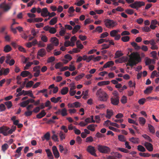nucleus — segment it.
Instances as JSON below:
<instances>
[{"instance_id":"f257e3e1","label":"nucleus","mask_w":159,"mask_h":159,"mask_svg":"<svg viewBox=\"0 0 159 159\" xmlns=\"http://www.w3.org/2000/svg\"><path fill=\"white\" fill-rule=\"evenodd\" d=\"M16 126H13L10 129L9 127L2 126L0 127V133L2 134L4 136H7L9 134H11L16 129Z\"/></svg>"},{"instance_id":"f03ea898","label":"nucleus","mask_w":159,"mask_h":159,"mask_svg":"<svg viewBox=\"0 0 159 159\" xmlns=\"http://www.w3.org/2000/svg\"><path fill=\"white\" fill-rule=\"evenodd\" d=\"M96 95L101 101L106 102L108 98L107 94L101 89H99L98 90Z\"/></svg>"},{"instance_id":"7ed1b4c3","label":"nucleus","mask_w":159,"mask_h":159,"mask_svg":"<svg viewBox=\"0 0 159 159\" xmlns=\"http://www.w3.org/2000/svg\"><path fill=\"white\" fill-rule=\"evenodd\" d=\"M145 56L143 53H142L140 55L137 52H133L129 55V60H141L142 58Z\"/></svg>"},{"instance_id":"20e7f679","label":"nucleus","mask_w":159,"mask_h":159,"mask_svg":"<svg viewBox=\"0 0 159 159\" xmlns=\"http://www.w3.org/2000/svg\"><path fill=\"white\" fill-rule=\"evenodd\" d=\"M128 61V63L126 66H129L131 67L136 65L138 63L141 62V60H123L124 62H126ZM123 60H115L116 63H117L119 62L122 63L123 62Z\"/></svg>"},{"instance_id":"39448f33","label":"nucleus","mask_w":159,"mask_h":159,"mask_svg":"<svg viewBox=\"0 0 159 159\" xmlns=\"http://www.w3.org/2000/svg\"><path fill=\"white\" fill-rule=\"evenodd\" d=\"M104 22L106 27L108 28H113L117 25V23L116 22L114 21L113 20L108 19H106L105 20Z\"/></svg>"},{"instance_id":"423d86ee","label":"nucleus","mask_w":159,"mask_h":159,"mask_svg":"<svg viewBox=\"0 0 159 159\" xmlns=\"http://www.w3.org/2000/svg\"><path fill=\"white\" fill-rule=\"evenodd\" d=\"M98 149L101 153H108L110 152L111 149L108 147L104 145H98Z\"/></svg>"},{"instance_id":"0eeeda50","label":"nucleus","mask_w":159,"mask_h":159,"mask_svg":"<svg viewBox=\"0 0 159 159\" xmlns=\"http://www.w3.org/2000/svg\"><path fill=\"white\" fill-rule=\"evenodd\" d=\"M145 3L142 1H135L134 3L129 5V7L131 8L138 9L139 8L144 6Z\"/></svg>"},{"instance_id":"6e6552de","label":"nucleus","mask_w":159,"mask_h":159,"mask_svg":"<svg viewBox=\"0 0 159 159\" xmlns=\"http://www.w3.org/2000/svg\"><path fill=\"white\" fill-rule=\"evenodd\" d=\"M27 61L28 60H24L23 62V63H27L25 66L24 67V70H28L29 67H30L31 65L33 64H34L35 65H37L39 63V62L37 60H34L33 62H27Z\"/></svg>"},{"instance_id":"1a4fd4ad","label":"nucleus","mask_w":159,"mask_h":159,"mask_svg":"<svg viewBox=\"0 0 159 159\" xmlns=\"http://www.w3.org/2000/svg\"><path fill=\"white\" fill-rule=\"evenodd\" d=\"M86 150L91 155L95 157L97 156V155L95 153L96 151L94 147L91 145L88 146Z\"/></svg>"},{"instance_id":"9d476101","label":"nucleus","mask_w":159,"mask_h":159,"mask_svg":"<svg viewBox=\"0 0 159 159\" xmlns=\"http://www.w3.org/2000/svg\"><path fill=\"white\" fill-rule=\"evenodd\" d=\"M99 56H98L96 58H94L93 55H91L88 57L86 55H84L83 57H79L76 60H99L97 58L98 57H99Z\"/></svg>"},{"instance_id":"9b49d317","label":"nucleus","mask_w":159,"mask_h":159,"mask_svg":"<svg viewBox=\"0 0 159 159\" xmlns=\"http://www.w3.org/2000/svg\"><path fill=\"white\" fill-rule=\"evenodd\" d=\"M0 8L3 9L4 11H7L10 9L11 7L4 2L0 4Z\"/></svg>"},{"instance_id":"f8f14e48","label":"nucleus","mask_w":159,"mask_h":159,"mask_svg":"<svg viewBox=\"0 0 159 159\" xmlns=\"http://www.w3.org/2000/svg\"><path fill=\"white\" fill-rule=\"evenodd\" d=\"M144 146L149 151L152 152L153 151V146L150 143L146 142L144 143Z\"/></svg>"},{"instance_id":"ddd939ff","label":"nucleus","mask_w":159,"mask_h":159,"mask_svg":"<svg viewBox=\"0 0 159 159\" xmlns=\"http://www.w3.org/2000/svg\"><path fill=\"white\" fill-rule=\"evenodd\" d=\"M53 154L56 158H58L59 157V153L57 147L54 146L52 147Z\"/></svg>"},{"instance_id":"4468645a","label":"nucleus","mask_w":159,"mask_h":159,"mask_svg":"<svg viewBox=\"0 0 159 159\" xmlns=\"http://www.w3.org/2000/svg\"><path fill=\"white\" fill-rule=\"evenodd\" d=\"M111 103L113 105H117L119 101V97L111 98Z\"/></svg>"},{"instance_id":"2eb2a0df","label":"nucleus","mask_w":159,"mask_h":159,"mask_svg":"<svg viewBox=\"0 0 159 159\" xmlns=\"http://www.w3.org/2000/svg\"><path fill=\"white\" fill-rule=\"evenodd\" d=\"M50 42L51 44H52L53 45L55 46H58L59 44L58 39L55 37L52 38L51 39Z\"/></svg>"},{"instance_id":"dca6fc26","label":"nucleus","mask_w":159,"mask_h":159,"mask_svg":"<svg viewBox=\"0 0 159 159\" xmlns=\"http://www.w3.org/2000/svg\"><path fill=\"white\" fill-rule=\"evenodd\" d=\"M49 12L46 7L43 8L42 10L41 16L43 17H46L48 16Z\"/></svg>"},{"instance_id":"f3484780","label":"nucleus","mask_w":159,"mask_h":159,"mask_svg":"<svg viewBox=\"0 0 159 159\" xmlns=\"http://www.w3.org/2000/svg\"><path fill=\"white\" fill-rule=\"evenodd\" d=\"M46 113L44 110H42L40 112L36 115V117L37 118L41 119L44 116L46 115Z\"/></svg>"},{"instance_id":"a211bd4d","label":"nucleus","mask_w":159,"mask_h":159,"mask_svg":"<svg viewBox=\"0 0 159 159\" xmlns=\"http://www.w3.org/2000/svg\"><path fill=\"white\" fill-rule=\"evenodd\" d=\"M97 125L94 124H92L89 125L87 126V128L88 129L92 131H94L95 130V129L97 127Z\"/></svg>"},{"instance_id":"6ab92c4d","label":"nucleus","mask_w":159,"mask_h":159,"mask_svg":"<svg viewBox=\"0 0 159 159\" xmlns=\"http://www.w3.org/2000/svg\"><path fill=\"white\" fill-rule=\"evenodd\" d=\"M46 53V52L45 49L42 48L40 49L38 52V55L41 57L44 56Z\"/></svg>"},{"instance_id":"aec40b11","label":"nucleus","mask_w":159,"mask_h":159,"mask_svg":"<svg viewBox=\"0 0 159 159\" xmlns=\"http://www.w3.org/2000/svg\"><path fill=\"white\" fill-rule=\"evenodd\" d=\"M107 114L106 117L109 119L111 118V117L113 115V111L111 110L107 109Z\"/></svg>"},{"instance_id":"412c9836","label":"nucleus","mask_w":159,"mask_h":159,"mask_svg":"<svg viewBox=\"0 0 159 159\" xmlns=\"http://www.w3.org/2000/svg\"><path fill=\"white\" fill-rule=\"evenodd\" d=\"M114 65V62L112 61H110L107 62L103 66V68L109 67Z\"/></svg>"},{"instance_id":"4be33fe9","label":"nucleus","mask_w":159,"mask_h":159,"mask_svg":"<svg viewBox=\"0 0 159 159\" xmlns=\"http://www.w3.org/2000/svg\"><path fill=\"white\" fill-rule=\"evenodd\" d=\"M45 151L49 158L50 159H53V157L50 150L49 149H47L45 150Z\"/></svg>"},{"instance_id":"5701e85b","label":"nucleus","mask_w":159,"mask_h":159,"mask_svg":"<svg viewBox=\"0 0 159 159\" xmlns=\"http://www.w3.org/2000/svg\"><path fill=\"white\" fill-rule=\"evenodd\" d=\"M50 134L49 132H48L46 133L43 137H42L43 141H44L45 139L47 141H48L50 139Z\"/></svg>"},{"instance_id":"b1692460","label":"nucleus","mask_w":159,"mask_h":159,"mask_svg":"<svg viewBox=\"0 0 159 159\" xmlns=\"http://www.w3.org/2000/svg\"><path fill=\"white\" fill-rule=\"evenodd\" d=\"M57 21V17H55L52 18L49 22V24L51 25H55Z\"/></svg>"},{"instance_id":"393cba45","label":"nucleus","mask_w":159,"mask_h":159,"mask_svg":"<svg viewBox=\"0 0 159 159\" xmlns=\"http://www.w3.org/2000/svg\"><path fill=\"white\" fill-rule=\"evenodd\" d=\"M129 140L134 143H139V139L137 138L132 137L129 139Z\"/></svg>"},{"instance_id":"a878e982","label":"nucleus","mask_w":159,"mask_h":159,"mask_svg":"<svg viewBox=\"0 0 159 159\" xmlns=\"http://www.w3.org/2000/svg\"><path fill=\"white\" fill-rule=\"evenodd\" d=\"M69 91V89L67 87L63 88L61 90V93L62 95H65Z\"/></svg>"},{"instance_id":"bb28decb","label":"nucleus","mask_w":159,"mask_h":159,"mask_svg":"<svg viewBox=\"0 0 159 159\" xmlns=\"http://www.w3.org/2000/svg\"><path fill=\"white\" fill-rule=\"evenodd\" d=\"M30 74V73L28 71L25 70L22 71L21 74L20 76H22L23 77H25L27 76L28 75Z\"/></svg>"},{"instance_id":"cd10ccee","label":"nucleus","mask_w":159,"mask_h":159,"mask_svg":"<svg viewBox=\"0 0 159 159\" xmlns=\"http://www.w3.org/2000/svg\"><path fill=\"white\" fill-rule=\"evenodd\" d=\"M11 50V47L9 45H7L4 47L3 51L6 52H10Z\"/></svg>"},{"instance_id":"c85d7f7f","label":"nucleus","mask_w":159,"mask_h":159,"mask_svg":"<svg viewBox=\"0 0 159 159\" xmlns=\"http://www.w3.org/2000/svg\"><path fill=\"white\" fill-rule=\"evenodd\" d=\"M110 83V81H101L98 83V85L99 86H101L104 85H107L109 84Z\"/></svg>"},{"instance_id":"c756f323","label":"nucleus","mask_w":159,"mask_h":159,"mask_svg":"<svg viewBox=\"0 0 159 159\" xmlns=\"http://www.w3.org/2000/svg\"><path fill=\"white\" fill-rule=\"evenodd\" d=\"M139 120L140 124L142 125H143L145 123L146 120L143 117L139 118Z\"/></svg>"},{"instance_id":"7c9ffc66","label":"nucleus","mask_w":159,"mask_h":159,"mask_svg":"<svg viewBox=\"0 0 159 159\" xmlns=\"http://www.w3.org/2000/svg\"><path fill=\"white\" fill-rule=\"evenodd\" d=\"M0 60H13V58L9 55L6 56H2L0 57Z\"/></svg>"},{"instance_id":"2f4dec72","label":"nucleus","mask_w":159,"mask_h":159,"mask_svg":"<svg viewBox=\"0 0 159 159\" xmlns=\"http://www.w3.org/2000/svg\"><path fill=\"white\" fill-rule=\"evenodd\" d=\"M148 126L150 132L152 134H154L155 132V129L154 127L150 124H148Z\"/></svg>"},{"instance_id":"473e14b6","label":"nucleus","mask_w":159,"mask_h":159,"mask_svg":"<svg viewBox=\"0 0 159 159\" xmlns=\"http://www.w3.org/2000/svg\"><path fill=\"white\" fill-rule=\"evenodd\" d=\"M152 90L153 87L152 86H149L144 91V92L145 94H147L148 93H150Z\"/></svg>"},{"instance_id":"72a5a7b5","label":"nucleus","mask_w":159,"mask_h":159,"mask_svg":"<svg viewBox=\"0 0 159 159\" xmlns=\"http://www.w3.org/2000/svg\"><path fill=\"white\" fill-rule=\"evenodd\" d=\"M54 46L52 44L50 43L48 44L46 48L47 51L48 52H49L53 48Z\"/></svg>"},{"instance_id":"f704fd0d","label":"nucleus","mask_w":159,"mask_h":159,"mask_svg":"<svg viewBox=\"0 0 159 159\" xmlns=\"http://www.w3.org/2000/svg\"><path fill=\"white\" fill-rule=\"evenodd\" d=\"M5 105L7 106V108L8 109L11 108L12 106V102L10 101H7L4 103Z\"/></svg>"},{"instance_id":"c9c22d12","label":"nucleus","mask_w":159,"mask_h":159,"mask_svg":"<svg viewBox=\"0 0 159 159\" xmlns=\"http://www.w3.org/2000/svg\"><path fill=\"white\" fill-rule=\"evenodd\" d=\"M137 149L139 151L142 152H144L146 150L145 148L141 145H139L137 146Z\"/></svg>"},{"instance_id":"e433bc0d","label":"nucleus","mask_w":159,"mask_h":159,"mask_svg":"<svg viewBox=\"0 0 159 159\" xmlns=\"http://www.w3.org/2000/svg\"><path fill=\"white\" fill-rule=\"evenodd\" d=\"M123 55V53L120 51H116L115 53V58L120 57Z\"/></svg>"},{"instance_id":"4c0bfd02","label":"nucleus","mask_w":159,"mask_h":159,"mask_svg":"<svg viewBox=\"0 0 159 159\" xmlns=\"http://www.w3.org/2000/svg\"><path fill=\"white\" fill-rule=\"evenodd\" d=\"M103 29L102 27L100 26H97L95 29L93 31L94 32H98L99 33H101L102 32Z\"/></svg>"},{"instance_id":"58836bf2","label":"nucleus","mask_w":159,"mask_h":159,"mask_svg":"<svg viewBox=\"0 0 159 159\" xmlns=\"http://www.w3.org/2000/svg\"><path fill=\"white\" fill-rule=\"evenodd\" d=\"M118 139L121 142H125L126 139L125 136L122 135H120L118 136Z\"/></svg>"},{"instance_id":"ea45409f","label":"nucleus","mask_w":159,"mask_h":159,"mask_svg":"<svg viewBox=\"0 0 159 159\" xmlns=\"http://www.w3.org/2000/svg\"><path fill=\"white\" fill-rule=\"evenodd\" d=\"M61 113L62 116H66L67 114V110L65 108L62 109L61 111Z\"/></svg>"},{"instance_id":"a19ab883","label":"nucleus","mask_w":159,"mask_h":159,"mask_svg":"<svg viewBox=\"0 0 159 159\" xmlns=\"http://www.w3.org/2000/svg\"><path fill=\"white\" fill-rule=\"evenodd\" d=\"M117 150L125 153H128L129 152V150L124 148H118L117 149Z\"/></svg>"},{"instance_id":"79ce46f5","label":"nucleus","mask_w":159,"mask_h":159,"mask_svg":"<svg viewBox=\"0 0 159 159\" xmlns=\"http://www.w3.org/2000/svg\"><path fill=\"white\" fill-rule=\"evenodd\" d=\"M85 3V1L84 0H80L78 1L77 2L75 3V5L78 6H81Z\"/></svg>"},{"instance_id":"37998d69","label":"nucleus","mask_w":159,"mask_h":159,"mask_svg":"<svg viewBox=\"0 0 159 159\" xmlns=\"http://www.w3.org/2000/svg\"><path fill=\"white\" fill-rule=\"evenodd\" d=\"M29 104L27 100L26 101H24L21 102L20 103V106L22 107H25L27 105Z\"/></svg>"},{"instance_id":"c03bdc74","label":"nucleus","mask_w":159,"mask_h":159,"mask_svg":"<svg viewBox=\"0 0 159 159\" xmlns=\"http://www.w3.org/2000/svg\"><path fill=\"white\" fill-rule=\"evenodd\" d=\"M8 145L7 143H5L2 146V150L3 151H5L8 148Z\"/></svg>"},{"instance_id":"a18cd8bd","label":"nucleus","mask_w":159,"mask_h":159,"mask_svg":"<svg viewBox=\"0 0 159 159\" xmlns=\"http://www.w3.org/2000/svg\"><path fill=\"white\" fill-rule=\"evenodd\" d=\"M59 136L61 140H62L65 138V134L62 131L60 132Z\"/></svg>"},{"instance_id":"49530a36","label":"nucleus","mask_w":159,"mask_h":159,"mask_svg":"<svg viewBox=\"0 0 159 159\" xmlns=\"http://www.w3.org/2000/svg\"><path fill=\"white\" fill-rule=\"evenodd\" d=\"M74 61H73L71 62V64L70 65L69 67V69L68 70H69L70 71H73L74 70L75 68V66L73 65H72V64L74 63Z\"/></svg>"},{"instance_id":"de8ad7c7","label":"nucleus","mask_w":159,"mask_h":159,"mask_svg":"<svg viewBox=\"0 0 159 159\" xmlns=\"http://www.w3.org/2000/svg\"><path fill=\"white\" fill-rule=\"evenodd\" d=\"M142 137L146 139V140L149 141L150 142H152V140L151 139L150 137L147 134H143L142 135Z\"/></svg>"},{"instance_id":"09e8293b","label":"nucleus","mask_w":159,"mask_h":159,"mask_svg":"<svg viewBox=\"0 0 159 159\" xmlns=\"http://www.w3.org/2000/svg\"><path fill=\"white\" fill-rule=\"evenodd\" d=\"M129 37L128 36H125L121 38V40L124 42H128L129 40Z\"/></svg>"},{"instance_id":"8fccbe9b","label":"nucleus","mask_w":159,"mask_h":159,"mask_svg":"<svg viewBox=\"0 0 159 159\" xmlns=\"http://www.w3.org/2000/svg\"><path fill=\"white\" fill-rule=\"evenodd\" d=\"M110 34L111 37H114L117 34V32L116 30H113L110 32Z\"/></svg>"},{"instance_id":"3c124183","label":"nucleus","mask_w":159,"mask_h":159,"mask_svg":"<svg viewBox=\"0 0 159 159\" xmlns=\"http://www.w3.org/2000/svg\"><path fill=\"white\" fill-rule=\"evenodd\" d=\"M80 51V50H79L78 48H74L73 49V50L72 51H71V50L69 51L68 52H69V53H70L71 54H72L74 53L78 52Z\"/></svg>"},{"instance_id":"603ef678","label":"nucleus","mask_w":159,"mask_h":159,"mask_svg":"<svg viewBox=\"0 0 159 159\" xmlns=\"http://www.w3.org/2000/svg\"><path fill=\"white\" fill-rule=\"evenodd\" d=\"M139 155L142 157H149L151 156V155L148 153H141L140 152L139 153Z\"/></svg>"},{"instance_id":"864d4df0","label":"nucleus","mask_w":159,"mask_h":159,"mask_svg":"<svg viewBox=\"0 0 159 159\" xmlns=\"http://www.w3.org/2000/svg\"><path fill=\"white\" fill-rule=\"evenodd\" d=\"M64 64L61 62H59L57 64H56L55 65V68L56 69H59L60 67H62Z\"/></svg>"},{"instance_id":"5fc2aeb1","label":"nucleus","mask_w":159,"mask_h":159,"mask_svg":"<svg viewBox=\"0 0 159 159\" xmlns=\"http://www.w3.org/2000/svg\"><path fill=\"white\" fill-rule=\"evenodd\" d=\"M93 141V139L91 136L87 137L85 141L86 142H92Z\"/></svg>"},{"instance_id":"6e6d98bb","label":"nucleus","mask_w":159,"mask_h":159,"mask_svg":"<svg viewBox=\"0 0 159 159\" xmlns=\"http://www.w3.org/2000/svg\"><path fill=\"white\" fill-rule=\"evenodd\" d=\"M156 60H146L145 62L146 65H148L151 63L154 64Z\"/></svg>"},{"instance_id":"4d7b16f0","label":"nucleus","mask_w":159,"mask_h":159,"mask_svg":"<svg viewBox=\"0 0 159 159\" xmlns=\"http://www.w3.org/2000/svg\"><path fill=\"white\" fill-rule=\"evenodd\" d=\"M115 157H117L118 158H120L122 157V155L118 152H113Z\"/></svg>"},{"instance_id":"13d9d810","label":"nucleus","mask_w":159,"mask_h":159,"mask_svg":"<svg viewBox=\"0 0 159 159\" xmlns=\"http://www.w3.org/2000/svg\"><path fill=\"white\" fill-rule=\"evenodd\" d=\"M6 109V107L4 104L2 103L0 104V112L4 111Z\"/></svg>"},{"instance_id":"bf43d9fd","label":"nucleus","mask_w":159,"mask_h":159,"mask_svg":"<svg viewBox=\"0 0 159 159\" xmlns=\"http://www.w3.org/2000/svg\"><path fill=\"white\" fill-rule=\"evenodd\" d=\"M142 30L143 31L145 32H149L151 31V29L149 27L145 26L142 28Z\"/></svg>"},{"instance_id":"052dcab7","label":"nucleus","mask_w":159,"mask_h":159,"mask_svg":"<svg viewBox=\"0 0 159 159\" xmlns=\"http://www.w3.org/2000/svg\"><path fill=\"white\" fill-rule=\"evenodd\" d=\"M49 31L50 33L52 34H54L56 33L57 30L55 28L50 27Z\"/></svg>"},{"instance_id":"680f3d73","label":"nucleus","mask_w":159,"mask_h":159,"mask_svg":"<svg viewBox=\"0 0 159 159\" xmlns=\"http://www.w3.org/2000/svg\"><path fill=\"white\" fill-rule=\"evenodd\" d=\"M66 30L63 27L61 29V30L59 32V34L61 36H63L65 34Z\"/></svg>"},{"instance_id":"e2e57ef3","label":"nucleus","mask_w":159,"mask_h":159,"mask_svg":"<svg viewBox=\"0 0 159 159\" xmlns=\"http://www.w3.org/2000/svg\"><path fill=\"white\" fill-rule=\"evenodd\" d=\"M70 91H73L76 88L75 83L74 82H72L70 84Z\"/></svg>"},{"instance_id":"0e129e2a","label":"nucleus","mask_w":159,"mask_h":159,"mask_svg":"<svg viewBox=\"0 0 159 159\" xmlns=\"http://www.w3.org/2000/svg\"><path fill=\"white\" fill-rule=\"evenodd\" d=\"M150 54L154 59L157 58V53L156 51H152L151 52Z\"/></svg>"},{"instance_id":"69168bd1","label":"nucleus","mask_w":159,"mask_h":159,"mask_svg":"<svg viewBox=\"0 0 159 159\" xmlns=\"http://www.w3.org/2000/svg\"><path fill=\"white\" fill-rule=\"evenodd\" d=\"M127 97L125 96H123L121 99L120 100L121 102L123 104H125L127 102Z\"/></svg>"},{"instance_id":"338daca9","label":"nucleus","mask_w":159,"mask_h":159,"mask_svg":"<svg viewBox=\"0 0 159 159\" xmlns=\"http://www.w3.org/2000/svg\"><path fill=\"white\" fill-rule=\"evenodd\" d=\"M34 82L32 81H30L28 82L26 84L27 88L31 87L34 84Z\"/></svg>"},{"instance_id":"774afa93","label":"nucleus","mask_w":159,"mask_h":159,"mask_svg":"<svg viewBox=\"0 0 159 159\" xmlns=\"http://www.w3.org/2000/svg\"><path fill=\"white\" fill-rule=\"evenodd\" d=\"M125 12L128 14L132 15L134 13V10L131 9H127L125 10Z\"/></svg>"}]
</instances>
